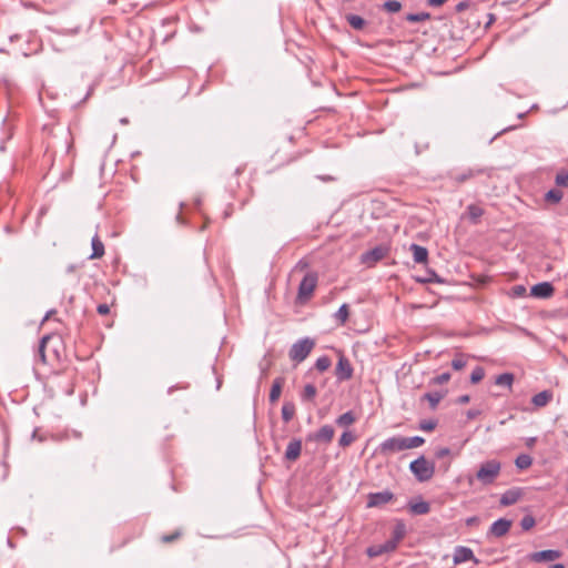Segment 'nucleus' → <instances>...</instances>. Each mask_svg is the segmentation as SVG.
<instances>
[{"label": "nucleus", "instance_id": "1", "mask_svg": "<svg viewBox=\"0 0 568 568\" xmlns=\"http://www.w3.org/2000/svg\"><path fill=\"white\" fill-rule=\"evenodd\" d=\"M501 465L496 459H490L483 463L476 473V478L483 485H490L498 477Z\"/></svg>", "mask_w": 568, "mask_h": 568}, {"label": "nucleus", "instance_id": "2", "mask_svg": "<svg viewBox=\"0 0 568 568\" xmlns=\"http://www.w3.org/2000/svg\"><path fill=\"white\" fill-rule=\"evenodd\" d=\"M409 469L419 481L429 480L435 473L434 464L428 462L424 456L413 460L409 465Z\"/></svg>", "mask_w": 568, "mask_h": 568}, {"label": "nucleus", "instance_id": "3", "mask_svg": "<svg viewBox=\"0 0 568 568\" xmlns=\"http://www.w3.org/2000/svg\"><path fill=\"white\" fill-rule=\"evenodd\" d=\"M315 343L310 337L302 338L294 343L290 349V358L296 363L303 362L314 348Z\"/></svg>", "mask_w": 568, "mask_h": 568}, {"label": "nucleus", "instance_id": "4", "mask_svg": "<svg viewBox=\"0 0 568 568\" xmlns=\"http://www.w3.org/2000/svg\"><path fill=\"white\" fill-rule=\"evenodd\" d=\"M317 285V276L314 273H307L300 283L297 297L300 301L308 300Z\"/></svg>", "mask_w": 568, "mask_h": 568}, {"label": "nucleus", "instance_id": "5", "mask_svg": "<svg viewBox=\"0 0 568 568\" xmlns=\"http://www.w3.org/2000/svg\"><path fill=\"white\" fill-rule=\"evenodd\" d=\"M405 450L404 448V439L402 436H394L385 439L381 443L378 447V452L381 454H393L396 452Z\"/></svg>", "mask_w": 568, "mask_h": 568}, {"label": "nucleus", "instance_id": "6", "mask_svg": "<svg viewBox=\"0 0 568 568\" xmlns=\"http://www.w3.org/2000/svg\"><path fill=\"white\" fill-rule=\"evenodd\" d=\"M394 499V494L389 490L371 493L367 498V507H382Z\"/></svg>", "mask_w": 568, "mask_h": 568}, {"label": "nucleus", "instance_id": "7", "mask_svg": "<svg viewBox=\"0 0 568 568\" xmlns=\"http://www.w3.org/2000/svg\"><path fill=\"white\" fill-rule=\"evenodd\" d=\"M561 556L559 550L547 549L541 551L531 552L527 559L532 562H548L558 559Z\"/></svg>", "mask_w": 568, "mask_h": 568}, {"label": "nucleus", "instance_id": "8", "mask_svg": "<svg viewBox=\"0 0 568 568\" xmlns=\"http://www.w3.org/2000/svg\"><path fill=\"white\" fill-rule=\"evenodd\" d=\"M335 375L338 381H347L352 378L353 376V367L349 363V361L345 356H339L336 368H335Z\"/></svg>", "mask_w": 568, "mask_h": 568}, {"label": "nucleus", "instance_id": "9", "mask_svg": "<svg viewBox=\"0 0 568 568\" xmlns=\"http://www.w3.org/2000/svg\"><path fill=\"white\" fill-rule=\"evenodd\" d=\"M473 560L475 564H478L479 560L474 556V552L470 548L465 546H457L454 550L453 561L455 565H460L465 561Z\"/></svg>", "mask_w": 568, "mask_h": 568}, {"label": "nucleus", "instance_id": "10", "mask_svg": "<svg viewBox=\"0 0 568 568\" xmlns=\"http://www.w3.org/2000/svg\"><path fill=\"white\" fill-rule=\"evenodd\" d=\"M387 250L383 246H376L362 255V262L368 266L374 265L386 256Z\"/></svg>", "mask_w": 568, "mask_h": 568}, {"label": "nucleus", "instance_id": "11", "mask_svg": "<svg viewBox=\"0 0 568 568\" xmlns=\"http://www.w3.org/2000/svg\"><path fill=\"white\" fill-rule=\"evenodd\" d=\"M335 430L331 425L322 426L315 434L308 435L310 440L331 443Z\"/></svg>", "mask_w": 568, "mask_h": 568}, {"label": "nucleus", "instance_id": "12", "mask_svg": "<svg viewBox=\"0 0 568 568\" xmlns=\"http://www.w3.org/2000/svg\"><path fill=\"white\" fill-rule=\"evenodd\" d=\"M554 286L549 282H541L534 285L530 290V294L538 298H548L554 294Z\"/></svg>", "mask_w": 568, "mask_h": 568}, {"label": "nucleus", "instance_id": "13", "mask_svg": "<svg viewBox=\"0 0 568 568\" xmlns=\"http://www.w3.org/2000/svg\"><path fill=\"white\" fill-rule=\"evenodd\" d=\"M302 453V440L294 438L292 439L285 450L284 458L287 462H295L300 458Z\"/></svg>", "mask_w": 568, "mask_h": 568}, {"label": "nucleus", "instance_id": "14", "mask_svg": "<svg viewBox=\"0 0 568 568\" xmlns=\"http://www.w3.org/2000/svg\"><path fill=\"white\" fill-rule=\"evenodd\" d=\"M511 527V521L506 518H500L494 521L489 528V534L495 537L505 536Z\"/></svg>", "mask_w": 568, "mask_h": 568}, {"label": "nucleus", "instance_id": "15", "mask_svg": "<svg viewBox=\"0 0 568 568\" xmlns=\"http://www.w3.org/2000/svg\"><path fill=\"white\" fill-rule=\"evenodd\" d=\"M409 251L413 253L414 262L417 264H424L428 260V251L426 247L418 244H410Z\"/></svg>", "mask_w": 568, "mask_h": 568}, {"label": "nucleus", "instance_id": "16", "mask_svg": "<svg viewBox=\"0 0 568 568\" xmlns=\"http://www.w3.org/2000/svg\"><path fill=\"white\" fill-rule=\"evenodd\" d=\"M408 508L413 515H426L430 510V505L422 499L410 500L408 503Z\"/></svg>", "mask_w": 568, "mask_h": 568}, {"label": "nucleus", "instance_id": "17", "mask_svg": "<svg viewBox=\"0 0 568 568\" xmlns=\"http://www.w3.org/2000/svg\"><path fill=\"white\" fill-rule=\"evenodd\" d=\"M483 173V170H475V169H467L460 173H457L455 175H452V179L458 183V184H462L466 181H468L469 179H473L475 178L476 175Z\"/></svg>", "mask_w": 568, "mask_h": 568}, {"label": "nucleus", "instance_id": "18", "mask_svg": "<svg viewBox=\"0 0 568 568\" xmlns=\"http://www.w3.org/2000/svg\"><path fill=\"white\" fill-rule=\"evenodd\" d=\"M551 398H552V393L550 390H542L532 396L531 403L536 407H544L551 400Z\"/></svg>", "mask_w": 568, "mask_h": 568}, {"label": "nucleus", "instance_id": "19", "mask_svg": "<svg viewBox=\"0 0 568 568\" xmlns=\"http://www.w3.org/2000/svg\"><path fill=\"white\" fill-rule=\"evenodd\" d=\"M283 384H284V378L277 377L274 379L273 385L271 387V392H270V402L271 403H275L276 400H278L281 393H282Z\"/></svg>", "mask_w": 568, "mask_h": 568}, {"label": "nucleus", "instance_id": "20", "mask_svg": "<svg viewBox=\"0 0 568 568\" xmlns=\"http://www.w3.org/2000/svg\"><path fill=\"white\" fill-rule=\"evenodd\" d=\"M91 245H92V254H91L90 258H100L104 255V245L98 235L92 237Z\"/></svg>", "mask_w": 568, "mask_h": 568}, {"label": "nucleus", "instance_id": "21", "mask_svg": "<svg viewBox=\"0 0 568 568\" xmlns=\"http://www.w3.org/2000/svg\"><path fill=\"white\" fill-rule=\"evenodd\" d=\"M444 396H445V393H443V392H430V393H426L423 396V398L429 403L432 409H435L437 407V405L439 404V402L444 398Z\"/></svg>", "mask_w": 568, "mask_h": 568}, {"label": "nucleus", "instance_id": "22", "mask_svg": "<svg viewBox=\"0 0 568 568\" xmlns=\"http://www.w3.org/2000/svg\"><path fill=\"white\" fill-rule=\"evenodd\" d=\"M317 395V389L313 384H306L301 393V399L303 402H311Z\"/></svg>", "mask_w": 568, "mask_h": 568}, {"label": "nucleus", "instance_id": "23", "mask_svg": "<svg viewBox=\"0 0 568 568\" xmlns=\"http://www.w3.org/2000/svg\"><path fill=\"white\" fill-rule=\"evenodd\" d=\"M467 214L473 223H477L479 219L483 216L484 210L478 205L470 204L467 207Z\"/></svg>", "mask_w": 568, "mask_h": 568}, {"label": "nucleus", "instance_id": "24", "mask_svg": "<svg viewBox=\"0 0 568 568\" xmlns=\"http://www.w3.org/2000/svg\"><path fill=\"white\" fill-rule=\"evenodd\" d=\"M403 439L405 450L419 447L425 443V439L420 436L403 437Z\"/></svg>", "mask_w": 568, "mask_h": 568}, {"label": "nucleus", "instance_id": "25", "mask_svg": "<svg viewBox=\"0 0 568 568\" xmlns=\"http://www.w3.org/2000/svg\"><path fill=\"white\" fill-rule=\"evenodd\" d=\"M514 383V375L511 373H504L496 377L495 384L498 386H505L511 388Z\"/></svg>", "mask_w": 568, "mask_h": 568}, {"label": "nucleus", "instance_id": "26", "mask_svg": "<svg viewBox=\"0 0 568 568\" xmlns=\"http://www.w3.org/2000/svg\"><path fill=\"white\" fill-rule=\"evenodd\" d=\"M295 415V405L291 402L284 403L282 406V418L288 423Z\"/></svg>", "mask_w": 568, "mask_h": 568}, {"label": "nucleus", "instance_id": "27", "mask_svg": "<svg viewBox=\"0 0 568 568\" xmlns=\"http://www.w3.org/2000/svg\"><path fill=\"white\" fill-rule=\"evenodd\" d=\"M346 20L349 23V26L355 30H362L366 23L362 17L356 14L346 16Z\"/></svg>", "mask_w": 568, "mask_h": 568}, {"label": "nucleus", "instance_id": "28", "mask_svg": "<svg viewBox=\"0 0 568 568\" xmlns=\"http://www.w3.org/2000/svg\"><path fill=\"white\" fill-rule=\"evenodd\" d=\"M515 464H516L517 468L524 470L531 466L532 458L527 454H521V455L517 456Z\"/></svg>", "mask_w": 568, "mask_h": 568}, {"label": "nucleus", "instance_id": "29", "mask_svg": "<svg viewBox=\"0 0 568 568\" xmlns=\"http://www.w3.org/2000/svg\"><path fill=\"white\" fill-rule=\"evenodd\" d=\"M356 420L354 414L352 412H346L338 416L336 419V424L342 427H347L352 425Z\"/></svg>", "mask_w": 568, "mask_h": 568}, {"label": "nucleus", "instance_id": "30", "mask_svg": "<svg viewBox=\"0 0 568 568\" xmlns=\"http://www.w3.org/2000/svg\"><path fill=\"white\" fill-rule=\"evenodd\" d=\"M406 527L403 523H397L393 530L392 540L399 544V541L405 537Z\"/></svg>", "mask_w": 568, "mask_h": 568}, {"label": "nucleus", "instance_id": "31", "mask_svg": "<svg viewBox=\"0 0 568 568\" xmlns=\"http://www.w3.org/2000/svg\"><path fill=\"white\" fill-rule=\"evenodd\" d=\"M349 316V308L347 304H343L338 311L335 313V320L339 322L341 325H344Z\"/></svg>", "mask_w": 568, "mask_h": 568}, {"label": "nucleus", "instance_id": "32", "mask_svg": "<svg viewBox=\"0 0 568 568\" xmlns=\"http://www.w3.org/2000/svg\"><path fill=\"white\" fill-rule=\"evenodd\" d=\"M409 22H423L430 19V13L428 12H419V13H408L405 18Z\"/></svg>", "mask_w": 568, "mask_h": 568}, {"label": "nucleus", "instance_id": "33", "mask_svg": "<svg viewBox=\"0 0 568 568\" xmlns=\"http://www.w3.org/2000/svg\"><path fill=\"white\" fill-rule=\"evenodd\" d=\"M518 499V494L515 493V491H506L501 498H500V503L501 505L504 506H509V505H513L517 501Z\"/></svg>", "mask_w": 568, "mask_h": 568}, {"label": "nucleus", "instance_id": "34", "mask_svg": "<svg viewBox=\"0 0 568 568\" xmlns=\"http://www.w3.org/2000/svg\"><path fill=\"white\" fill-rule=\"evenodd\" d=\"M561 199H562V192L557 189L549 190L545 194V200L548 202L558 203V202H560Z\"/></svg>", "mask_w": 568, "mask_h": 568}, {"label": "nucleus", "instance_id": "35", "mask_svg": "<svg viewBox=\"0 0 568 568\" xmlns=\"http://www.w3.org/2000/svg\"><path fill=\"white\" fill-rule=\"evenodd\" d=\"M355 440V436L352 432H344L339 437L338 444L341 447H348Z\"/></svg>", "mask_w": 568, "mask_h": 568}, {"label": "nucleus", "instance_id": "36", "mask_svg": "<svg viewBox=\"0 0 568 568\" xmlns=\"http://www.w3.org/2000/svg\"><path fill=\"white\" fill-rule=\"evenodd\" d=\"M383 9L387 12L395 13L402 9V3L396 0H388L383 4Z\"/></svg>", "mask_w": 568, "mask_h": 568}, {"label": "nucleus", "instance_id": "37", "mask_svg": "<svg viewBox=\"0 0 568 568\" xmlns=\"http://www.w3.org/2000/svg\"><path fill=\"white\" fill-rule=\"evenodd\" d=\"M331 359L327 356H321L316 359L315 367L320 372H324L329 368Z\"/></svg>", "mask_w": 568, "mask_h": 568}, {"label": "nucleus", "instance_id": "38", "mask_svg": "<svg viewBox=\"0 0 568 568\" xmlns=\"http://www.w3.org/2000/svg\"><path fill=\"white\" fill-rule=\"evenodd\" d=\"M485 376V371L483 367L477 366L470 374V382L473 384L479 383Z\"/></svg>", "mask_w": 568, "mask_h": 568}, {"label": "nucleus", "instance_id": "39", "mask_svg": "<svg viewBox=\"0 0 568 568\" xmlns=\"http://www.w3.org/2000/svg\"><path fill=\"white\" fill-rule=\"evenodd\" d=\"M536 521L532 516H524L520 521V526L524 530H529L535 526Z\"/></svg>", "mask_w": 568, "mask_h": 568}, {"label": "nucleus", "instance_id": "40", "mask_svg": "<svg viewBox=\"0 0 568 568\" xmlns=\"http://www.w3.org/2000/svg\"><path fill=\"white\" fill-rule=\"evenodd\" d=\"M556 184L559 186H568V171H561L556 175Z\"/></svg>", "mask_w": 568, "mask_h": 568}, {"label": "nucleus", "instance_id": "41", "mask_svg": "<svg viewBox=\"0 0 568 568\" xmlns=\"http://www.w3.org/2000/svg\"><path fill=\"white\" fill-rule=\"evenodd\" d=\"M466 366V359L463 357V356H456L453 361H452V367L455 369V371H460L462 368H464Z\"/></svg>", "mask_w": 568, "mask_h": 568}, {"label": "nucleus", "instance_id": "42", "mask_svg": "<svg viewBox=\"0 0 568 568\" xmlns=\"http://www.w3.org/2000/svg\"><path fill=\"white\" fill-rule=\"evenodd\" d=\"M436 425L437 423L435 420L428 419L420 422L419 428L425 432H430L435 429Z\"/></svg>", "mask_w": 568, "mask_h": 568}, {"label": "nucleus", "instance_id": "43", "mask_svg": "<svg viewBox=\"0 0 568 568\" xmlns=\"http://www.w3.org/2000/svg\"><path fill=\"white\" fill-rule=\"evenodd\" d=\"M379 546L383 549V552L385 554V552L394 551L397 548L398 544L395 542L394 540L389 539Z\"/></svg>", "mask_w": 568, "mask_h": 568}, {"label": "nucleus", "instance_id": "44", "mask_svg": "<svg viewBox=\"0 0 568 568\" xmlns=\"http://www.w3.org/2000/svg\"><path fill=\"white\" fill-rule=\"evenodd\" d=\"M449 379H450V374L449 373H443V374L434 377L432 379V383L433 384H437V385H442V384L447 383Z\"/></svg>", "mask_w": 568, "mask_h": 568}, {"label": "nucleus", "instance_id": "45", "mask_svg": "<svg viewBox=\"0 0 568 568\" xmlns=\"http://www.w3.org/2000/svg\"><path fill=\"white\" fill-rule=\"evenodd\" d=\"M383 552V549L381 548V546H372L367 549V555L371 557V558H374V557H377V556H381Z\"/></svg>", "mask_w": 568, "mask_h": 568}, {"label": "nucleus", "instance_id": "46", "mask_svg": "<svg viewBox=\"0 0 568 568\" xmlns=\"http://www.w3.org/2000/svg\"><path fill=\"white\" fill-rule=\"evenodd\" d=\"M469 6H470V1H467V0L466 1H460L459 3L456 4L455 10L457 12H463L466 9H468Z\"/></svg>", "mask_w": 568, "mask_h": 568}, {"label": "nucleus", "instance_id": "47", "mask_svg": "<svg viewBox=\"0 0 568 568\" xmlns=\"http://www.w3.org/2000/svg\"><path fill=\"white\" fill-rule=\"evenodd\" d=\"M481 414V410L479 409H469L467 410L466 415L468 419H475Z\"/></svg>", "mask_w": 568, "mask_h": 568}, {"label": "nucleus", "instance_id": "48", "mask_svg": "<svg viewBox=\"0 0 568 568\" xmlns=\"http://www.w3.org/2000/svg\"><path fill=\"white\" fill-rule=\"evenodd\" d=\"M98 313L101 314V315H106L109 314L110 312V307L109 305L106 304H100L98 305V308H97Z\"/></svg>", "mask_w": 568, "mask_h": 568}, {"label": "nucleus", "instance_id": "49", "mask_svg": "<svg viewBox=\"0 0 568 568\" xmlns=\"http://www.w3.org/2000/svg\"><path fill=\"white\" fill-rule=\"evenodd\" d=\"M449 454H450V449L447 447H443L437 450L436 456L438 458H444V457L448 456Z\"/></svg>", "mask_w": 568, "mask_h": 568}, {"label": "nucleus", "instance_id": "50", "mask_svg": "<svg viewBox=\"0 0 568 568\" xmlns=\"http://www.w3.org/2000/svg\"><path fill=\"white\" fill-rule=\"evenodd\" d=\"M179 537V534H173V535H165L162 537V541L163 542H171L173 541L174 539H176Z\"/></svg>", "mask_w": 568, "mask_h": 568}, {"label": "nucleus", "instance_id": "51", "mask_svg": "<svg viewBox=\"0 0 568 568\" xmlns=\"http://www.w3.org/2000/svg\"><path fill=\"white\" fill-rule=\"evenodd\" d=\"M469 400H470L469 395H462L457 398L458 404H467V403H469Z\"/></svg>", "mask_w": 568, "mask_h": 568}, {"label": "nucleus", "instance_id": "52", "mask_svg": "<svg viewBox=\"0 0 568 568\" xmlns=\"http://www.w3.org/2000/svg\"><path fill=\"white\" fill-rule=\"evenodd\" d=\"M47 339H48V337H43V338H42V341H41V346H40V356H41L42 358H44V351H43V348H44V344H45Z\"/></svg>", "mask_w": 568, "mask_h": 568}, {"label": "nucleus", "instance_id": "53", "mask_svg": "<svg viewBox=\"0 0 568 568\" xmlns=\"http://www.w3.org/2000/svg\"><path fill=\"white\" fill-rule=\"evenodd\" d=\"M535 443H536V438L535 437H530L527 440V446L528 447H532Z\"/></svg>", "mask_w": 568, "mask_h": 568}, {"label": "nucleus", "instance_id": "54", "mask_svg": "<svg viewBox=\"0 0 568 568\" xmlns=\"http://www.w3.org/2000/svg\"><path fill=\"white\" fill-rule=\"evenodd\" d=\"M548 568H565V565H562V564H554V565L549 566Z\"/></svg>", "mask_w": 568, "mask_h": 568}, {"label": "nucleus", "instance_id": "55", "mask_svg": "<svg viewBox=\"0 0 568 568\" xmlns=\"http://www.w3.org/2000/svg\"><path fill=\"white\" fill-rule=\"evenodd\" d=\"M74 268H75V266H74V265H69V266H68V272H69V273H71V272H73V271H74Z\"/></svg>", "mask_w": 568, "mask_h": 568}, {"label": "nucleus", "instance_id": "56", "mask_svg": "<svg viewBox=\"0 0 568 568\" xmlns=\"http://www.w3.org/2000/svg\"><path fill=\"white\" fill-rule=\"evenodd\" d=\"M52 313H54V311H50V312H48V313H47V315H45V317H44V320H48V318L51 316V314H52Z\"/></svg>", "mask_w": 568, "mask_h": 568}, {"label": "nucleus", "instance_id": "57", "mask_svg": "<svg viewBox=\"0 0 568 568\" xmlns=\"http://www.w3.org/2000/svg\"><path fill=\"white\" fill-rule=\"evenodd\" d=\"M121 123H128V120L126 119H122Z\"/></svg>", "mask_w": 568, "mask_h": 568}]
</instances>
